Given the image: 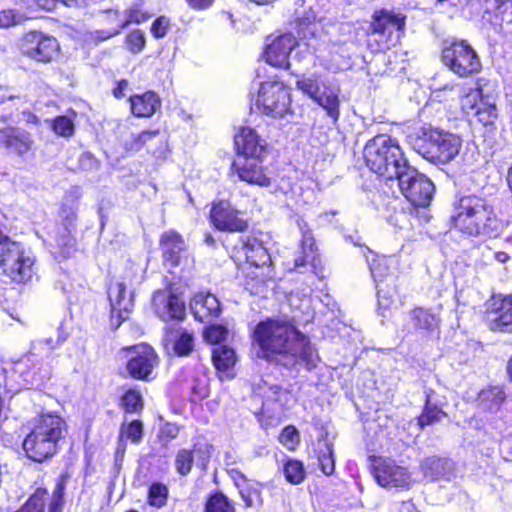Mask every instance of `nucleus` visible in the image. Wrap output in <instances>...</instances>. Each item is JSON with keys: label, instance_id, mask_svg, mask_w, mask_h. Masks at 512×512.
I'll return each mask as SVG.
<instances>
[{"label": "nucleus", "instance_id": "nucleus-54", "mask_svg": "<svg viewBox=\"0 0 512 512\" xmlns=\"http://www.w3.org/2000/svg\"><path fill=\"white\" fill-rule=\"evenodd\" d=\"M64 490L65 482L64 479H61L58 481L53 491V497L49 505V512H61Z\"/></svg>", "mask_w": 512, "mask_h": 512}, {"label": "nucleus", "instance_id": "nucleus-24", "mask_svg": "<svg viewBox=\"0 0 512 512\" xmlns=\"http://www.w3.org/2000/svg\"><path fill=\"white\" fill-rule=\"evenodd\" d=\"M241 246L238 249L239 258L244 257L247 263L260 267L266 265L270 261V255L262 242L252 236L241 238Z\"/></svg>", "mask_w": 512, "mask_h": 512}, {"label": "nucleus", "instance_id": "nucleus-62", "mask_svg": "<svg viewBox=\"0 0 512 512\" xmlns=\"http://www.w3.org/2000/svg\"><path fill=\"white\" fill-rule=\"evenodd\" d=\"M495 259L500 263H505L509 259V256L505 252H496Z\"/></svg>", "mask_w": 512, "mask_h": 512}, {"label": "nucleus", "instance_id": "nucleus-30", "mask_svg": "<svg viewBox=\"0 0 512 512\" xmlns=\"http://www.w3.org/2000/svg\"><path fill=\"white\" fill-rule=\"evenodd\" d=\"M410 320L416 329L434 332L439 329L441 317L439 310L417 307L410 312Z\"/></svg>", "mask_w": 512, "mask_h": 512}, {"label": "nucleus", "instance_id": "nucleus-14", "mask_svg": "<svg viewBox=\"0 0 512 512\" xmlns=\"http://www.w3.org/2000/svg\"><path fill=\"white\" fill-rule=\"evenodd\" d=\"M128 361L126 369L135 379L146 380L157 365V355L152 347L140 344L126 348Z\"/></svg>", "mask_w": 512, "mask_h": 512}, {"label": "nucleus", "instance_id": "nucleus-1", "mask_svg": "<svg viewBox=\"0 0 512 512\" xmlns=\"http://www.w3.org/2000/svg\"><path fill=\"white\" fill-rule=\"evenodd\" d=\"M253 338L263 358L286 367L303 364L311 369L318 359L307 337L288 319L261 321L255 327Z\"/></svg>", "mask_w": 512, "mask_h": 512}, {"label": "nucleus", "instance_id": "nucleus-41", "mask_svg": "<svg viewBox=\"0 0 512 512\" xmlns=\"http://www.w3.org/2000/svg\"><path fill=\"white\" fill-rule=\"evenodd\" d=\"M283 474L287 482L298 485L305 479V469L301 461L296 459H287L283 465Z\"/></svg>", "mask_w": 512, "mask_h": 512}, {"label": "nucleus", "instance_id": "nucleus-40", "mask_svg": "<svg viewBox=\"0 0 512 512\" xmlns=\"http://www.w3.org/2000/svg\"><path fill=\"white\" fill-rule=\"evenodd\" d=\"M212 360L219 371L226 372L236 362L235 352L227 346H219L212 351Z\"/></svg>", "mask_w": 512, "mask_h": 512}, {"label": "nucleus", "instance_id": "nucleus-15", "mask_svg": "<svg viewBox=\"0 0 512 512\" xmlns=\"http://www.w3.org/2000/svg\"><path fill=\"white\" fill-rule=\"evenodd\" d=\"M22 50L28 57L39 62H50L59 52L56 38L41 32L27 33L22 40Z\"/></svg>", "mask_w": 512, "mask_h": 512}, {"label": "nucleus", "instance_id": "nucleus-53", "mask_svg": "<svg viewBox=\"0 0 512 512\" xmlns=\"http://www.w3.org/2000/svg\"><path fill=\"white\" fill-rule=\"evenodd\" d=\"M23 17L12 9L0 10V28H8L18 25L22 22Z\"/></svg>", "mask_w": 512, "mask_h": 512}, {"label": "nucleus", "instance_id": "nucleus-59", "mask_svg": "<svg viewBox=\"0 0 512 512\" xmlns=\"http://www.w3.org/2000/svg\"><path fill=\"white\" fill-rule=\"evenodd\" d=\"M230 475H231L233 480H234V477H235L241 484H244V482H248L246 477L240 471H238V470L232 469L230 471Z\"/></svg>", "mask_w": 512, "mask_h": 512}, {"label": "nucleus", "instance_id": "nucleus-5", "mask_svg": "<svg viewBox=\"0 0 512 512\" xmlns=\"http://www.w3.org/2000/svg\"><path fill=\"white\" fill-rule=\"evenodd\" d=\"M409 138L415 151L425 159L438 164L452 161L462 147V139L458 135L430 126L421 127Z\"/></svg>", "mask_w": 512, "mask_h": 512}, {"label": "nucleus", "instance_id": "nucleus-29", "mask_svg": "<svg viewBox=\"0 0 512 512\" xmlns=\"http://www.w3.org/2000/svg\"><path fill=\"white\" fill-rule=\"evenodd\" d=\"M299 228L302 232L301 240V253L294 258V265L292 269H300L306 265H310L312 268L316 267V247L314 238L311 232L305 229V226L298 222Z\"/></svg>", "mask_w": 512, "mask_h": 512}, {"label": "nucleus", "instance_id": "nucleus-6", "mask_svg": "<svg viewBox=\"0 0 512 512\" xmlns=\"http://www.w3.org/2000/svg\"><path fill=\"white\" fill-rule=\"evenodd\" d=\"M441 60L445 67L460 78L478 74L482 69L480 56L472 45L463 39L445 41Z\"/></svg>", "mask_w": 512, "mask_h": 512}, {"label": "nucleus", "instance_id": "nucleus-26", "mask_svg": "<svg viewBox=\"0 0 512 512\" xmlns=\"http://www.w3.org/2000/svg\"><path fill=\"white\" fill-rule=\"evenodd\" d=\"M191 311L195 318L204 322L208 317H216L220 313V303L218 299L210 293L196 294L190 303Z\"/></svg>", "mask_w": 512, "mask_h": 512}, {"label": "nucleus", "instance_id": "nucleus-61", "mask_svg": "<svg viewBox=\"0 0 512 512\" xmlns=\"http://www.w3.org/2000/svg\"><path fill=\"white\" fill-rule=\"evenodd\" d=\"M166 433L171 437L175 438L178 433V428L174 425H167L166 427Z\"/></svg>", "mask_w": 512, "mask_h": 512}, {"label": "nucleus", "instance_id": "nucleus-49", "mask_svg": "<svg viewBox=\"0 0 512 512\" xmlns=\"http://www.w3.org/2000/svg\"><path fill=\"white\" fill-rule=\"evenodd\" d=\"M279 442L288 450H295L300 443L298 430L292 426H286L279 435Z\"/></svg>", "mask_w": 512, "mask_h": 512}, {"label": "nucleus", "instance_id": "nucleus-57", "mask_svg": "<svg viewBox=\"0 0 512 512\" xmlns=\"http://www.w3.org/2000/svg\"><path fill=\"white\" fill-rule=\"evenodd\" d=\"M193 9H205L212 5L214 0H186Z\"/></svg>", "mask_w": 512, "mask_h": 512}, {"label": "nucleus", "instance_id": "nucleus-31", "mask_svg": "<svg viewBox=\"0 0 512 512\" xmlns=\"http://www.w3.org/2000/svg\"><path fill=\"white\" fill-rule=\"evenodd\" d=\"M506 399L501 387L493 386L482 389L477 398L479 409L487 413H497Z\"/></svg>", "mask_w": 512, "mask_h": 512}, {"label": "nucleus", "instance_id": "nucleus-19", "mask_svg": "<svg viewBox=\"0 0 512 512\" xmlns=\"http://www.w3.org/2000/svg\"><path fill=\"white\" fill-rule=\"evenodd\" d=\"M232 169L241 181L261 187H268L271 184V178L265 173L262 166L261 157L239 158L233 162Z\"/></svg>", "mask_w": 512, "mask_h": 512}, {"label": "nucleus", "instance_id": "nucleus-47", "mask_svg": "<svg viewBox=\"0 0 512 512\" xmlns=\"http://www.w3.org/2000/svg\"><path fill=\"white\" fill-rule=\"evenodd\" d=\"M121 403L127 413H136L143 408L142 396L134 389L126 391L121 398Z\"/></svg>", "mask_w": 512, "mask_h": 512}, {"label": "nucleus", "instance_id": "nucleus-37", "mask_svg": "<svg viewBox=\"0 0 512 512\" xmlns=\"http://www.w3.org/2000/svg\"><path fill=\"white\" fill-rule=\"evenodd\" d=\"M234 482L246 507H259L262 505L263 500L259 483L248 481L241 484L235 477Z\"/></svg>", "mask_w": 512, "mask_h": 512}, {"label": "nucleus", "instance_id": "nucleus-39", "mask_svg": "<svg viewBox=\"0 0 512 512\" xmlns=\"http://www.w3.org/2000/svg\"><path fill=\"white\" fill-rule=\"evenodd\" d=\"M166 339L173 342V350L179 356H185L193 349V337L185 330L171 331Z\"/></svg>", "mask_w": 512, "mask_h": 512}, {"label": "nucleus", "instance_id": "nucleus-8", "mask_svg": "<svg viewBox=\"0 0 512 512\" xmlns=\"http://www.w3.org/2000/svg\"><path fill=\"white\" fill-rule=\"evenodd\" d=\"M257 109L272 118H283L291 110L290 89L278 79L273 77L259 83Z\"/></svg>", "mask_w": 512, "mask_h": 512}, {"label": "nucleus", "instance_id": "nucleus-64", "mask_svg": "<svg viewBox=\"0 0 512 512\" xmlns=\"http://www.w3.org/2000/svg\"><path fill=\"white\" fill-rule=\"evenodd\" d=\"M57 245L59 247H72L73 243H71V239L70 238H67L66 240L63 241V243H57Z\"/></svg>", "mask_w": 512, "mask_h": 512}, {"label": "nucleus", "instance_id": "nucleus-17", "mask_svg": "<svg viewBox=\"0 0 512 512\" xmlns=\"http://www.w3.org/2000/svg\"><path fill=\"white\" fill-rule=\"evenodd\" d=\"M133 279L128 273L123 280L112 283L108 290L112 318L125 320L133 306Z\"/></svg>", "mask_w": 512, "mask_h": 512}, {"label": "nucleus", "instance_id": "nucleus-51", "mask_svg": "<svg viewBox=\"0 0 512 512\" xmlns=\"http://www.w3.org/2000/svg\"><path fill=\"white\" fill-rule=\"evenodd\" d=\"M126 45L130 52L140 53L145 47V35L141 30H134L126 37Z\"/></svg>", "mask_w": 512, "mask_h": 512}, {"label": "nucleus", "instance_id": "nucleus-38", "mask_svg": "<svg viewBox=\"0 0 512 512\" xmlns=\"http://www.w3.org/2000/svg\"><path fill=\"white\" fill-rule=\"evenodd\" d=\"M36 362L37 359L35 358V355L31 353L25 358L23 364L26 366L32 365L33 369H35ZM21 366L22 363H19L16 367V370L22 375L24 381L30 385H39L45 378L49 377L50 375V369H44L42 373V369L39 367L37 370L30 372L22 370Z\"/></svg>", "mask_w": 512, "mask_h": 512}, {"label": "nucleus", "instance_id": "nucleus-13", "mask_svg": "<svg viewBox=\"0 0 512 512\" xmlns=\"http://www.w3.org/2000/svg\"><path fill=\"white\" fill-rule=\"evenodd\" d=\"M297 46L298 42L291 33L267 37L264 51L266 63L276 68L289 69V56Z\"/></svg>", "mask_w": 512, "mask_h": 512}, {"label": "nucleus", "instance_id": "nucleus-46", "mask_svg": "<svg viewBox=\"0 0 512 512\" xmlns=\"http://www.w3.org/2000/svg\"><path fill=\"white\" fill-rule=\"evenodd\" d=\"M46 490L38 489L26 501V503L17 512H43L46 503Z\"/></svg>", "mask_w": 512, "mask_h": 512}, {"label": "nucleus", "instance_id": "nucleus-55", "mask_svg": "<svg viewBox=\"0 0 512 512\" xmlns=\"http://www.w3.org/2000/svg\"><path fill=\"white\" fill-rule=\"evenodd\" d=\"M169 28V19L164 16L158 17L151 26V33L155 38H163Z\"/></svg>", "mask_w": 512, "mask_h": 512}, {"label": "nucleus", "instance_id": "nucleus-25", "mask_svg": "<svg viewBox=\"0 0 512 512\" xmlns=\"http://www.w3.org/2000/svg\"><path fill=\"white\" fill-rule=\"evenodd\" d=\"M405 26V17L390 10H380L373 15L371 30L377 34L391 35L394 31H401Z\"/></svg>", "mask_w": 512, "mask_h": 512}, {"label": "nucleus", "instance_id": "nucleus-52", "mask_svg": "<svg viewBox=\"0 0 512 512\" xmlns=\"http://www.w3.org/2000/svg\"><path fill=\"white\" fill-rule=\"evenodd\" d=\"M228 330L222 325H211L204 331V338L210 344H218L225 340Z\"/></svg>", "mask_w": 512, "mask_h": 512}, {"label": "nucleus", "instance_id": "nucleus-16", "mask_svg": "<svg viewBox=\"0 0 512 512\" xmlns=\"http://www.w3.org/2000/svg\"><path fill=\"white\" fill-rule=\"evenodd\" d=\"M486 323L491 331L512 333V294L491 299L486 311Z\"/></svg>", "mask_w": 512, "mask_h": 512}, {"label": "nucleus", "instance_id": "nucleus-35", "mask_svg": "<svg viewBox=\"0 0 512 512\" xmlns=\"http://www.w3.org/2000/svg\"><path fill=\"white\" fill-rule=\"evenodd\" d=\"M143 437V425L139 420L131 421L128 424L123 423L120 428L119 442L117 454L123 455L126 450L124 439L130 440L132 443H139Z\"/></svg>", "mask_w": 512, "mask_h": 512}, {"label": "nucleus", "instance_id": "nucleus-27", "mask_svg": "<svg viewBox=\"0 0 512 512\" xmlns=\"http://www.w3.org/2000/svg\"><path fill=\"white\" fill-rule=\"evenodd\" d=\"M129 102L132 114L139 118H149L161 107L159 96L152 91L133 95Z\"/></svg>", "mask_w": 512, "mask_h": 512}, {"label": "nucleus", "instance_id": "nucleus-28", "mask_svg": "<svg viewBox=\"0 0 512 512\" xmlns=\"http://www.w3.org/2000/svg\"><path fill=\"white\" fill-rule=\"evenodd\" d=\"M207 450V446H195L193 450H179L175 459V467L177 472L182 476L188 475L192 469L195 457H197L198 463L202 466V468H204L209 457Z\"/></svg>", "mask_w": 512, "mask_h": 512}, {"label": "nucleus", "instance_id": "nucleus-18", "mask_svg": "<svg viewBox=\"0 0 512 512\" xmlns=\"http://www.w3.org/2000/svg\"><path fill=\"white\" fill-rule=\"evenodd\" d=\"M374 477L377 483L385 488L407 487L411 476L406 468L397 465L393 460L380 459L374 466Z\"/></svg>", "mask_w": 512, "mask_h": 512}, {"label": "nucleus", "instance_id": "nucleus-56", "mask_svg": "<svg viewBox=\"0 0 512 512\" xmlns=\"http://www.w3.org/2000/svg\"><path fill=\"white\" fill-rule=\"evenodd\" d=\"M314 19H315V17L312 16V17H307L303 21L299 22L298 34L301 37L306 38L308 33H311V34L313 33L314 26H315V24L313 22Z\"/></svg>", "mask_w": 512, "mask_h": 512}, {"label": "nucleus", "instance_id": "nucleus-63", "mask_svg": "<svg viewBox=\"0 0 512 512\" xmlns=\"http://www.w3.org/2000/svg\"><path fill=\"white\" fill-rule=\"evenodd\" d=\"M346 239L348 241H350L351 243H353L355 246H361V242H360L361 238L358 235H355V236L350 235V236H347Z\"/></svg>", "mask_w": 512, "mask_h": 512}, {"label": "nucleus", "instance_id": "nucleus-23", "mask_svg": "<svg viewBox=\"0 0 512 512\" xmlns=\"http://www.w3.org/2000/svg\"><path fill=\"white\" fill-rule=\"evenodd\" d=\"M235 145L238 153L243 157L260 158L265 151L266 143L260 139L254 129L241 128L235 136Z\"/></svg>", "mask_w": 512, "mask_h": 512}, {"label": "nucleus", "instance_id": "nucleus-4", "mask_svg": "<svg viewBox=\"0 0 512 512\" xmlns=\"http://www.w3.org/2000/svg\"><path fill=\"white\" fill-rule=\"evenodd\" d=\"M363 156L371 171L388 180L396 179L408 165L398 141L384 134L366 143Z\"/></svg>", "mask_w": 512, "mask_h": 512}, {"label": "nucleus", "instance_id": "nucleus-33", "mask_svg": "<svg viewBox=\"0 0 512 512\" xmlns=\"http://www.w3.org/2000/svg\"><path fill=\"white\" fill-rule=\"evenodd\" d=\"M109 18H111L115 25L111 28L106 38L115 36L121 32L128 24L130 23H142L146 21L150 16L144 12H142L138 8H132L125 13L124 17H121L118 11H109Z\"/></svg>", "mask_w": 512, "mask_h": 512}, {"label": "nucleus", "instance_id": "nucleus-42", "mask_svg": "<svg viewBox=\"0 0 512 512\" xmlns=\"http://www.w3.org/2000/svg\"><path fill=\"white\" fill-rule=\"evenodd\" d=\"M483 101L484 98L480 90L469 89L460 99L461 109L466 116L471 117Z\"/></svg>", "mask_w": 512, "mask_h": 512}, {"label": "nucleus", "instance_id": "nucleus-34", "mask_svg": "<svg viewBox=\"0 0 512 512\" xmlns=\"http://www.w3.org/2000/svg\"><path fill=\"white\" fill-rule=\"evenodd\" d=\"M317 459L320 470L326 476H330L335 471V458L333 444L327 439L317 442Z\"/></svg>", "mask_w": 512, "mask_h": 512}, {"label": "nucleus", "instance_id": "nucleus-7", "mask_svg": "<svg viewBox=\"0 0 512 512\" xmlns=\"http://www.w3.org/2000/svg\"><path fill=\"white\" fill-rule=\"evenodd\" d=\"M296 88L322 107L333 123L340 117V87L329 80H320L315 74L302 76L296 81Z\"/></svg>", "mask_w": 512, "mask_h": 512}, {"label": "nucleus", "instance_id": "nucleus-60", "mask_svg": "<svg viewBox=\"0 0 512 512\" xmlns=\"http://www.w3.org/2000/svg\"><path fill=\"white\" fill-rule=\"evenodd\" d=\"M4 215L2 214V212L0 211V243H4L6 244L7 241H10L8 239V237L5 235V232L3 230V220H4Z\"/></svg>", "mask_w": 512, "mask_h": 512}, {"label": "nucleus", "instance_id": "nucleus-58", "mask_svg": "<svg viewBox=\"0 0 512 512\" xmlns=\"http://www.w3.org/2000/svg\"><path fill=\"white\" fill-rule=\"evenodd\" d=\"M128 86H129L128 81H126V80L119 81L117 87L113 90V95L116 98H122L124 96L125 91L127 90Z\"/></svg>", "mask_w": 512, "mask_h": 512}, {"label": "nucleus", "instance_id": "nucleus-3", "mask_svg": "<svg viewBox=\"0 0 512 512\" xmlns=\"http://www.w3.org/2000/svg\"><path fill=\"white\" fill-rule=\"evenodd\" d=\"M452 220L457 229L471 236L496 237L502 229L493 208L475 195L460 198Z\"/></svg>", "mask_w": 512, "mask_h": 512}, {"label": "nucleus", "instance_id": "nucleus-43", "mask_svg": "<svg viewBox=\"0 0 512 512\" xmlns=\"http://www.w3.org/2000/svg\"><path fill=\"white\" fill-rule=\"evenodd\" d=\"M158 131H142L139 134H132L124 141V147L127 151H139L144 145L157 137Z\"/></svg>", "mask_w": 512, "mask_h": 512}, {"label": "nucleus", "instance_id": "nucleus-45", "mask_svg": "<svg viewBox=\"0 0 512 512\" xmlns=\"http://www.w3.org/2000/svg\"><path fill=\"white\" fill-rule=\"evenodd\" d=\"M472 116L476 117L477 121L484 126L491 125L497 118L496 106L484 100Z\"/></svg>", "mask_w": 512, "mask_h": 512}, {"label": "nucleus", "instance_id": "nucleus-44", "mask_svg": "<svg viewBox=\"0 0 512 512\" xmlns=\"http://www.w3.org/2000/svg\"><path fill=\"white\" fill-rule=\"evenodd\" d=\"M206 512H234L232 504L222 493L211 495L205 505Z\"/></svg>", "mask_w": 512, "mask_h": 512}, {"label": "nucleus", "instance_id": "nucleus-9", "mask_svg": "<svg viewBox=\"0 0 512 512\" xmlns=\"http://www.w3.org/2000/svg\"><path fill=\"white\" fill-rule=\"evenodd\" d=\"M34 256L32 252L16 241H7L0 254V266L13 281H29L34 274Z\"/></svg>", "mask_w": 512, "mask_h": 512}, {"label": "nucleus", "instance_id": "nucleus-10", "mask_svg": "<svg viewBox=\"0 0 512 512\" xmlns=\"http://www.w3.org/2000/svg\"><path fill=\"white\" fill-rule=\"evenodd\" d=\"M396 179L402 194L412 205L426 207L430 204L435 187L425 175L408 164Z\"/></svg>", "mask_w": 512, "mask_h": 512}, {"label": "nucleus", "instance_id": "nucleus-36", "mask_svg": "<svg viewBox=\"0 0 512 512\" xmlns=\"http://www.w3.org/2000/svg\"><path fill=\"white\" fill-rule=\"evenodd\" d=\"M433 391H426V403L422 414L418 418V424L423 428L424 426L441 422L447 414L438 407L437 404L432 403Z\"/></svg>", "mask_w": 512, "mask_h": 512}, {"label": "nucleus", "instance_id": "nucleus-22", "mask_svg": "<svg viewBox=\"0 0 512 512\" xmlns=\"http://www.w3.org/2000/svg\"><path fill=\"white\" fill-rule=\"evenodd\" d=\"M33 146V139L29 132L15 127H6L0 130V147L11 153L22 156L29 152Z\"/></svg>", "mask_w": 512, "mask_h": 512}, {"label": "nucleus", "instance_id": "nucleus-32", "mask_svg": "<svg viewBox=\"0 0 512 512\" xmlns=\"http://www.w3.org/2000/svg\"><path fill=\"white\" fill-rule=\"evenodd\" d=\"M160 245L164 258L172 265H177L180 252L184 249V240L181 235L175 231H167L161 236Z\"/></svg>", "mask_w": 512, "mask_h": 512}, {"label": "nucleus", "instance_id": "nucleus-20", "mask_svg": "<svg viewBox=\"0 0 512 512\" xmlns=\"http://www.w3.org/2000/svg\"><path fill=\"white\" fill-rule=\"evenodd\" d=\"M155 313L163 320L182 319L185 315L184 302L171 291L158 290L153 295Z\"/></svg>", "mask_w": 512, "mask_h": 512}, {"label": "nucleus", "instance_id": "nucleus-50", "mask_svg": "<svg viewBox=\"0 0 512 512\" xmlns=\"http://www.w3.org/2000/svg\"><path fill=\"white\" fill-rule=\"evenodd\" d=\"M51 127L53 131L62 137H70L74 133V123L70 117L58 116L52 123Z\"/></svg>", "mask_w": 512, "mask_h": 512}, {"label": "nucleus", "instance_id": "nucleus-2", "mask_svg": "<svg viewBox=\"0 0 512 512\" xmlns=\"http://www.w3.org/2000/svg\"><path fill=\"white\" fill-rule=\"evenodd\" d=\"M67 433L65 420L55 413H43L34 419L29 433L24 437L22 448L27 458L42 463L60 450Z\"/></svg>", "mask_w": 512, "mask_h": 512}, {"label": "nucleus", "instance_id": "nucleus-12", "mask_svg": "<svg viewBox=\"0 0 512 512\" xmlns=\"http://www.w3.org/2000/svg\"><path fill=\"white\" fill-rule=\"evenodd\" d=\"M210 221L217 230L223 232H243L248 227L243 213L227 200L212 203Z\"/></svg>", "mask_w": 512, "mask_h": 512}, {"label": "nucleus", "instance_id": "nucleus-48", "mask_svg": "<svg viewBox=\"0 0 512 512\" xmlns=\"http://www.w3.org/2000/svg\"><path fill=\"white\" fill-rule=\"evenodd\" d=\"M168 488L161 483H153L149 488L148 501L151 506L161 508L166 504Z\"/></svg>", "mask_w": 512, "mask_h": 512}, {"label": "nucleus", "instance_id": "nucleus-11", "mask_svg": "<svg viewBox=\"0 0 512 512\" xmlns=\"http://www.w3.org/2000/svg\"><path fill=\"white\" fill-rule=\"evenodd\" d=\"M365 250L372 256V258H370L369 255L366 253L364 254L367 259L371 275L376 284L379 306L383 309H386L390 304L388 298L386 297V293H388L389 290L385 291L384 287H382V284L386 281L388 282L387 287L395 286L394 273L390 271V268L397 264V259L395 257L376 255L369 248H366Z\"/></svg>", "mask_w": 512, "mask_h": 512}, {"label": "nucleus", "instance_id": "nucleus-21", "mask_svg": "<svg viewBox=\"0 0 512 512\" xmlns=\"http://www.w3.org/2000/svg\"><path fill=\"white\" fill-rule=\"evenodd\" d=\"M421 468L425 477L431 480L454 481L460 475L456 463L448 458L429 457L426 458Z\"/></svg>", "mask_w": 512, "mask_h": 512}]
</instances>
